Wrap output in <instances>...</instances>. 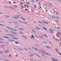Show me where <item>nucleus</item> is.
<instances>
[{
	"instance_id": "1",
	"label": "nucleus",
	"mask_w": 61,
	"mask_h": 61,
	"mask_svg": "<svg viewBox=\"0 0 61 61\" xmlns=\"http://www.w3.org/2000/svg\"><path fill=\"white\" fill-rule=\"evenodd\" d=\"M6 27L8 29H10V30H12L13 31H17V30H15V29L12 28L8 26H7Z\"/></svg>"
},
{
	"instance_id": "2",
	"label": "nucleus",
	"mask_w": 61,
	"mask_h": 61,
	"mask_svg": "<svg viewBox=\"0 0 61 61\" xmlns=\"http://www.w3.org/2000/svg\"><path fill=\"white\" fill-rule=\"evenodd\" d=\"M40 51L41 53L42 54H46V53L44 51H43V50L42 49L40 50Z\"/></svg>"
},
{
	"instance_id": "3",
	"label": "nucleus",
	"mask_w": 61,
	"mask_h": 61,
	"mask_svg": "<svg viewBox=\"0 0 61 61\" xmlns=\"http://www.w3.org/2000/svg\"><path fill=\"white\" fill-rule=\"evenodd\" d=\"M51 59L52 60V61H58V60H57V59H54V58H52V57H51Z\"/></svg>"
},
{
	"instance_id": "4",
	"label": "nucleus",
	"mask_w": 61,
	"mask_h": 61,
	"mask_svg": "<svg viewBox=\"0 0 61 61\" xmlns=\"http://www.w3.org/2000/svg\"><path fill=\"white\" fill-rule=\"evenodd\" d=\"M34 55H36V56H38V57H39V58H41V56H39L37 54L34 53Z\"/></svg>"
},
{
	"instance_id": "5",
	"label": "nucleus",
	"mask_w": 61,
	"mask_h": 61,
	"mask_svg": "<svg viewBox=\"0 0 61 61\" xmlns=\"http://www.w3.org/2000/svg\"><path fill=\"white\" fill-rule=\"evenodd\" d=\"M7 36H13V37H15V35L10 34H7Z\"/></svg>"
},
{
	"instance_id": "6",
	"label": "nucleus",
	"mask_w": 61,
	"mask_h": 61,
	"mask_svg": "<svg viewBox=\"0 0 61 61\" xmlns=\"http://www.w3.org/2000/svg\"><path fill=\"white\" fill-rule=\"evenodd\" d=\"M49 30L51 31V32H50L51 34H53V33H54V32H53V30H52V29H50Z\"/></svg>"
},
{
	"instance_id": "7",
	"label": "nucleus",
	"mask_w": 61,
	"mask_h": 61,
	"mask_svg": "<svg viewBox=\"0 0 61 61\" xmlns=\"http://www.w3.org/2000/svg\"><path fill=\"white\" fill-rule=\"evenodd\" d=\"M11 38H12V39H18V38H16L15 37H11Z\"/></svg>"
},
{
	"instance_id": "8",
	"label": "nucleus",
	"mask_w": 61,
	"mask_h": 61,
	"mask_svg": "<svg viewBox=\"0 0 61 61\" xmlns=\"http://www.w3.org/2000/svg\"><path fill=\"white\" fill-rule=\"evenodd\" d=\"M32 48L33 49H35V50H36V51H38V49H37V48L35 47H32Z\"/></svg>"
},
{
	"instance_id": "9",
	"label": "nucleus",
	"mask_w": 61,
	"mask_h": 61,
	"mask_svg": "<svg viewBox=\"0 0 61 61\" xmlns=\"http://www.w3.org/2000/svg\"><path fill=\"white\" fill-rule=\"evenodd\" d=\"M4 38H5L6 39H10V37H7L6 36H4Z\"/></svg>"
},
{
	"instance_id": "10",
	"label": "nucleus",
	"mask_w": 61,
	"mask_h": 61,
	"mask_svg": "<svg viewBox=\"0 0 61 61\" xmlns=\"http://www.w3.org/2000/svg\"><path fill=\"white\" fill-rule=\"evenodd\" d=\"M43 36H44L45 37H46L47 38H48V36L45 34H43Z\"/></svg>"
},
{
	"instance_id": "11",
	"label": "nucleus",
	"mask_w": 61,
	"mask_h": 61,
	"mask_svg": "<svg viewBox=\"0 0 61 61\" xmlns=\"http://www.w3.org/2000/svg\"><path fill=\"white\" fill-rule=\"evenodd\" d=\"M19 33L21 35H22L23 33V32L22 31H20Z\"/></svg>"
},
{
	"instance_id": "12",
	"label": "nucleus",
	"mask_w": 61,
	"mask_h": 61,
	"mask_svg": "<svg viewBox=\"0 0 61 61\" xmlns=\"http://www.w3.org/2000/svg\"><path fill=\"white\" fill-rule=\"evenodd\" d=\"M52 18H56V16L55 15H52Z\"/></svg>"
},
{
	"instance_id": "13",
	"label": "nucleus",
	"mask_w": 61,
	"mask_h": 61,
	"mask_svg": "<svg viewBox=\"0 0 61 61\" xmlns=\"http://www.w3.org/2000/svg\"><path fill=\"white\" fill-rule=\"evenodd\" d=\"M43 22H44V23H45V24H48H48H48V22H46L45 21H43Z\"/></svg>"
},
{
	"instance_id": "14",
	"label": "nucleus",
	"mask_w": 61,
	"mask_h": 61,
	"mask_svg": "<svg viewBox=\"0 0 61 61\" xmlns=\"http://www.w3.org/2000/svg\"><path fill=\"white\" fill-rule=\"evenodd\" d=\"M42 28H43V29H44L45 30H47V29L46 27H43Z\"/></svg>"
},
{
	"instance_id": "15",
	"label": "nucleus",
	"mask_w": 61,
	"mask_h": 61,
	"mask_svg": "<svg viewBox=\"0 0 61 61\" xmlns=\"http://www.w3.org/2000/svg\"><path fill=\"white\" fill-rule=\"evenodd\" d=\"M9 7L10 8L12 9H14V8L12 7V6H9Z\"/></svg>"
},
{
	"instance_id": "16",
	"label": "nucleus",
	"mask_w": 61,
	"mask_h": 61,
	"mask_svg": "<svg viewBox=\"0 0 61 61\" xmlns=\"http://www.w3.org/2000/svg\"><path fill=\"white\" fill-rule=\"evenodd\" d=\"M46 55H48V56H51V55L50 54L47 53H46Z\"/></svg>"
},
{
	"instance_id": "17",
	"label": "nucleus",
	"mask_w": 61,
	"mask_h": 61,
	"mask_svg": "<svg viewBox=\"0 0 61 61\" xmlns=\"http://www.w3.org/2000/svg\"><path fill=\"white\" fill-rule=\"evenodd\" d=\"M34 56V55L33 54L30 55V57H32Z\"/></svg>"
},
{
	"instance_id": "18",
	"label": "nucleus",
	"mask_w": 61,
	"mask_h": 61,
	"mask_svg": "<svg viewBox=\"0 0 61 61\" xmlns=\"http://www.w3.org/2000/svg\"><path fill=\"white\" fill-rule=\"evenodd\" d=\"M22 23H24L25 24H28L27 23H26V22H25L24 21H22Z\"/></svg>"
},
{
	"instance_id": "19",
	"label": "nucleus",
	"mask_w": 61,
	"mask_h": 61,
	"mask_svg": "<svg viewBox=\"0 0 61 61\" xmlns=\"http://www.w3.org/2000/svg\"><path fill=\"white\" fill-rule=\"evenodd\" d=\"M35 46H37L38 47H40V46L38 45L37 44H35Z\"/></svg>"
},
{
	"instance_id": "20",
	"label": "nucleus",
	"mask_w": 61,
	"mask_h": 61,
	"mask_svg": "<svg viewBox=\"0 0 61 61\" xmlns=\"http://www.w3.org/2000/svg\"><path fill=\"white\" fill-rule=\"evenodd\" d=\"M0 25H1V26H5V25H4L3 24H0Z\"/></svg>"
},
{
	"instance_id": "21",
	"label": "nucleus",
	"mask_w": 61,
	"mask_h": 61,
	"mask_svg": "<svg viewBox=\"0 0 61 61\" xmlns=\"http://www.w3.org/2000/svg\"><path fill=\"white\" fill-rule=\"evenodd\" d=\"M19 30H20V31L21 30H23V28H20L19 29Z\"/></svg>"
},
{
	"instance_id": "22",
	"label": "nucleus",
	"mask_w": 61,
	"mask_h": 61,
	"mask_svg": "<svg viewBox=\"0 0 61 61\" xmlns=\"http://www.w3.org/2000/svg\"><path fill=\"white\" fill-rule=\"evenodd\" d=\"M5 61H9V60L7 59H5Z\"/></svg>"
},
{
	"instance_id": "23",
	"label": "nucleus",
	"mask_w": 61,
	"mask_h": 61,
	"mask_svg": "<svg viewBox=\"0 0 61 61\" xmlns=\"http://www.w3.org/2000/svg\"><path fill=\"white\" fill-rule=\"evenodd\" d=\"M56 41H59V40L58 39H55Z\"/></svg>"
},
{
	"instance_id": "24",
	"label": "nucleus",
	"mask_w": 61,
	"mask_h": 61,
	"mask_svg": "<svg viewBox=\"0 0 61 61\" xmlns=\"http://www.w3.org/2000/svg\"><path fill=\"white\" fill-rule=\"evenodd\" d=\"M4 52L5 53H8V52H7V51H6L5 50L4 51Z\"/></svg>"
},
{
	"instance_id": "25",
	"label": "nucleus",
	"mask_w": 61,
	"mask_h": 61,
	"mask_svg": "<svg viewBox=\"0 0 61 61\" xmlns=\"http://www.w3.org/2000/svg\"><path fill=\"white\" fill-rule=\"evenodd\" d=\"M36 28L38 29V30H40V28H38L37 27H36Z\"/></svg>"
},
{
	"instance_id": "26",
	"label": "nucleus",
	"mask_w": 61,
	"mask_h": 61,
	"mask_svg": "<svg viewBox=\"0 0 61 61\" xmlns=\"http://www.w3.org/2000/svg\"><path fill=\"white\" fill-rule=\"evenodd\" d=\"M23 48V49H24V50H27V49H26V48Z\"/></svg>"
},
{
	"instance_id": "27",
	"label": "nucleus",
	"mask_w": 61,
	"mask_h": 61,
	"mask_svg": "<svg viewBox=\"0 0 61 61\" xmlns=\"http://www.w3.org/2000/svg\"><path fill=\"white\" fill-rule=\"evenodd\" d=\"M0 54H3V52L2 51H0Z\"/></svg>"
},
{
	"instance_id": "28",
	"label": "nucleus",
	"mask_w": 61,
	"mask_h": 61,
	"mask_svg": "<svg viewBox=\"0 0 61 61\" xmlns=\"http://www.w3.org/2000/svg\"><path fill=\"white\" fill-rule=\"evenodd\" d=\"M46 48H51V47H48V46H46Z\"/></svg>"
},
{
	"instance_id": "29",
	"label": "nucleus",
	"mask_w": 61,
	"mask_h": 61,
	"mask_svg": "<svg viewBox=\"0 0 61 61\" xmlns=\"http://www.w3.org/2000/svg\"><path fill=\"white\" fill-rule=\"evenodd\" d=\"M58 34L59 36H61V34H60V33L58 32Z\"/></svg>"
},
{
	"instance_id": "30",
	"label": "nucleus",
	"mask_w": 61,
	"mask_h": 61,
	"mask_svg": "<svg viewBox=\"0 0 61 61\" xmlns=\"http://www.w3.org/2000/svg\"><path fill=\"white\" fill-rule=\"evenodd\" d=\"M10 32H11L12 33V34H14L15 33V32H14L12 31H10Z\"/></svg>"
},
{
	"instance_id": "31",
	"label": "nucleus",
	"mask_w": 61,
	"mask_h": 61,
	"mask_svg": "<svg viewBox=\"0 0 61 61\" xmlns=\"http://www.w3.org/2000/svg\"><path fill=\"white\" fill-rule=\"evenodd\" d=\"M41 55L42 56H43V57H45V56L44 55H43L42 54Z\"/></svg>"
},
{
	"instance_id": "32",
	"label": "nucleus",
	"mask_w": 61,
	"mask_h": 61,
	"mask_svg": "<svg viewBox=\"0 0 61 61\" xmlns=\"http://www.w3.org/2000/svg\"><path fill=\"white\" fill-rule=\"evenodd\" d=\"M13 18H15V19H16V20H17V18L15 17H13Z\"/></svg>"
},
{
	"instance_id": "33",
	"label": "nucleus",
	"mask_w": 61,
	"mask_h": 61,
	"mask_svg": "<svg viewBox=\"0 0 61 61\" xmlns=\"http://www.w3.org/2000/svg\"><path fill=\"white\" fill-rule=\"evenodd\" d=\"M31 36H32V37L34 38L35 37H34V36L33 35H31Z\"/></svg>"
},
{
	"instance_id": "34",
	"label": "nucleus",
	"mask_w": 61,
	"mask_h": 61,
	"mask_svg": "<svg viewBox=\"0 0 61 61\" xmlns=\"http://www.w3.org/2000/svg\"><path fill=\"white\" fill-rule=\"evenodd\" d=\"M39 23H41V24H43V23L41 22V21H38Z\"/></svg>"
},
{
	"instance_id": "35",
	"label": "nucleus",
	"mask_w": 61,
	"mask_h": 61,
	"mask_svg": "<svg viewBox=\"0 0 61 61\" xmlns=\"http://www.w3.org/2000/svg\"><path fill=\"white\" fill-rule=\"evenodd\" d=\"M55 50H56V51H57H57H58V50H57V48L55 49Z\"/></svg>"
},
{
	"instance_id": "36",
	"label": "nucleus",
	"mask_w": 61,
	"mask_h": 61,
	"mask_svg": "<svg viewBox=\"0 0 61 61\" xmlns=\"http://www.w3.org/2000/svg\"><path fill=\"white\" fill-rule=\"evenodd\" d=\"M22 36V37H23V38H25V36H24V35H23V36Z\"/></svg>"
},
{
	"instance_id": "37",
	"label": "nucleus",
	"mask_w": 61,
	"mask_h": 61,
	"mask_svg": "<svg viewBox=\"0 0 61 61\" xmlns=\"http://www.w3.org/2000/svg\"><path fill=\"white\" fill-rule=\"evenodd\" d=\"M1 46L2 47H4V46H5V45H3Z\"/></svg>"
},
{
	"instance_id": "38",
	"label": "nucleus",
	"mask_w": 61,
	"mask_h": 61,
	"mask_svg": "<svg viewBox=\"0 0 61 61\" xmlns=\"http://www.w3.org/2000/svg\"><path fill=\"white\" fill-rule=\"evenodd\" d=\"M58 2H59V3H61V0H58Z\"/></svg>"
},
{
	"instance_id": "39",
	"label": "nucleus",
	"mask_w": 61,
	"mask_h": 61,
	"mask_svg": "<svg viewBox=\"0 0 61 61\" xmlns=\"http://www.w3.org/2000/svg\"><path fill=\"white\" fill-rule=\"evenodd\" d=\"M5 16H6V17H10V16H9L8 15H5Z\"/></svg>"
},
{
	"instance_id": "40",
	"label": "nucleus",
	"mask_w": 61,
	"mask_h": 61,
	"mask_svg": "<svg viewBox=\"0 0 61 61\" xmlns=\"http://www.w3.org/2000/svg\"><path fill=\"white\" fill-rule=\"evenodd\" d=\"M21 8H24V7L23 6H21Z\"/></svg>"
},
{
	"instance_id": "41",
	"label": "nucleus",
	"mask_w": 61,
	"mask_h": 61,
	"mask_svg": "<svg viewBox=\"0 0 61 61\" xmlns=\"http://www.w3.org/2000/svg\"><path fill=\"white\" fill-rule=\"evenodd\" d=\"M18 49H19V50H22V49H20L19 48Z\"/></svg>"
},
{
	"instance_id": "42",
	"label": "nucleus",
	"mask_w": 61,
	"mask_h": 61,
	"mask_svg": "<svg viewBox=\"0 0 61 61\" xmlns=\"http://www.w3.org/2000/svg\"><path fill=\"white\" fill-rule=\"evenodd\" d=\"M43 41V42H44V43H45V44H46V41Z\"/></svg>"
},
{
	"instance_id": "43",
	"label": "nucleus",
	"mask_w": 61,
	"mask_h": 61,
	"mask_svg": "<svg viewBox=\"0 0 61 61\" xmlns=\"http://www.w3.org/2000/svg\"><path fill=\"white\" fill-rule=\"evenodd\" d=\"M53 38L54 39H55V40H56V39L55 37L54 36H53Z\"/></svg>"
},
{
	"instance_id": "44",
	"label": "nucleus",
	"mask_w": 61,
	"mask_h": 61,
	"mask_svg": "<svg viewBox=\"0 0 61 61\" xmlns=\"http://www.w3.org/2000/svg\"><path fill=\"white\" fill-rule=\"evenodd\" d=\"M49 43H50V44H51V45H52V42H49Z\"/></svg>"
},
{
	"instance_id": "45",
	"label": "nucleus",
	"mask_w": 61,
	"mask_h": 61,
	"mask_svg": "<svg viewBox=\"0 0 61 61\" xmlns=\"http://www.w3.org/2000/svg\"><path fill=\"white\" fill-rule=\"evenodd\" d=\"M39 37H40V38H43V37H41V36H39Z\"/></svg>"
},
{
	"instance_id": "46",
	"label": "nucleus",
	"mask_w": 61,
	"mask_h": 61,
	"mask_svg": "<svg viewBox=\"0 0 61 61\" xmlns=\"http://www.w3.org/2000/svg\"><path fill=\"white\" fill-rule=\"evenodd\" d=\"M9 41H11V40L9 39L8 40Z\"/></svg>"
},
{
	"instance_id": "47",
	"label": "nucleus",
	"mask_w": 61,
	"mask_h": 61,
	"mask_svg": "<svg viewBox=\"0 0 61 61\" xmlns=\"http://www.w3.org/2000/svg\"><path fill=\"white\" fill-rule=\"evenodd\" d=\"M31 1L32 3H34V0H31Z\"/></svg>"
},
{
	"instance_id": "48",
	"label": "nucleus",
	"mask_w": 61,
	"mask_h": 61,
	"mask_svg": "<svg viewBox=\"0 0 61 61\" xmlns=\"http://www.w3.org/2000/svg\"><path fill=\"white\" fill-rule=\"evenodd\" d=\"M15 43L16 44H18V42H15Z\"/></svg>"
},
{
	"instance_id": "49",
	"label": "nucleus",
	"mask_w": 61,
	"mask_h": 61,
	"mask_svg": "<svg viewBox=\"0 0 61 61\" xmlns=\"http://www.w3.org/2000/svg\"><path fill=\"white\" fill-rule=\"evenodd\" d=\"M28 49H29L30 50H32V49H31V48H28Z\"/></svg>"
},
{
	"instance_id": "50",
	"label": "nucleus",
	"mask_w": 61,
	"mask_h": 61,
	"mask_svg": "<svg viewBox=\"0 0 61 61\" xmlns=\"http://www.w3.org/2000/svg\"><path fill=\"white\" fill-rule=\"evenodd\" d=\"M30 38L32 39H34V38H33L32 37H30Z\"/></svg>"
},
{
	"instance_id": "51",
	"label": "nucleus",
	"mask_w": 61,
	"mask_h": 61,
	"mask_svg": "<svg viewBox=\"0 0 61 61\" xmlns=\"http://www.w3.org/2000/svg\"><path fill=\"white\" fill-rule=\"evenodd\" d=\"M42 8V7L41 6L39 7V9H41Z\"/></svg>"
},
{
	"instance_id": "52",
	"label": "nucleus",
	"mask_w": 61,
	"mask_h": 61,
	"mask_svg": "<svg viewBox=\"0 0 61 61\" xmlns=\"http://www.w3.org/2000/svg\"><path fill=\"white\" fill-rule=\"evenodd\" d=\"M17 4L15 2H13V4Z\"/></svg>"
},
{
	"instance_id": "53",
	"label": "nucleus",
	"mask_w": 61,
	"mask_h": 61,
	"mask_svg": "<svg viewBox=\"0 0 61 61\" xmlns=\"http://www.w3.org/2000/svg\"><path fill=\"white\" fill-rule=\"evenodd\" d=\"M20 5H23V4H22V2H20Z\"/></svg>"
},
{
	"instance_id": "54",
	"label": "nucleus",
	"mask_w": 61,
	"mask_h": 61,
	"mask_svg": "<svg viewBox=\"0 0 61 61\" xmlns=\"http://www.w3.org/2000/svg\"><path fill=\"white\" fill-rule=\"evenodd\" d=\"M57 23H59V20H57Z\"/></svg>"
},
{
	"instance_id": "55",
	"label": "nucleus",
	"mask_w": 61,
	"mask_h": 61,
	"mask_svg": "<svg viewBox=\"0 0 61 61\" xmlns=\"http://www.w3.org/2000/svg\"><path fill=\"white\" fill-rule=\"evenodd\" d=\"M32 32H36V31H35L34 30H32Z\"/></svg>"
},
{
	"instance_id": "56",
	"label": "nucleus",
	"mask_w": 61,
	"mask_h": 61,
	"mask_svg": "<svg viewBox=\"0 0 61 61\" xmlns=\"http://www.w3.org/2000/svg\"><path fill=\"white\" fill-rule=\"evenodd\" d=\"M40 2L38 4L39 5H41V4H40Z\"/></svg>"
},
{
	"instance_id": "57",
	"label": "nucleus",
	"mask_w": 61,
	"mask_h": 61,
	"mask_svg": "<svg viewBox=\"0 0 61 61\" xmlns=\"http://www.w3.org/2000/svg\"><path fill=\"white\" fill-rule=\"evenodd\" d=\"M24 39H27V37H26V36H25V38H24Z\"/></svg>"
},
{
	"instance_id": "58",
	"label": "nucleus",
	"mask_w": 61,
	"mask_h": 61,
	"mask_svg": "<svg viewBox=\"0 0 61 61\" xmlns=\"http://www.w3.org/2000/svg\"><path fill=\"white\" fill-rule=\"evenodd\" d=\"M11 41H12V42H14V41L13 40H11Z\"/></svg>"
},
{
	"instance_id": "59",
	"label": "nucleus",
	"mask_w": 61,
	"mask_h": 61,
	"mask_svg": "<svg viewBox=\"0 0 61 61\" xmlns=\"http://www.w3.org/2000/svg\"><path fill=\"white\" fill-rule=\"evenodd\" d=\"M49 4H50V5H53L52 4H51V3H49Z\"/></svg>"
},
{
	"instance_id": "60",
	"label": "nucleus",
	"mask_w": 61,
	"mask_h": 61,
	"mask_svg": "<svg viewBox=\"0 0 61 61\" xmlns=\"http://www.w3.org/2000/svg\"><path fill=\"white\" fill-rule=\"evenodd\" d=\"M5 30V31H6V32H8V30Z\"/></svg>"
},
{
	"instance_id": "61",
	"label": "nucleus",
	"mask_w": 61,
	"mask_h": 61,
	"mask_svg": "<svg viewBox=\"0 0 61 61\" xmlns=\"http://www.w3.org/2000/svg\"><path fill=\"white\" fill-rule=\"evenodd\" d=\"M26 3L27 4H29V3H30L29 2H26Z\"/></svg>"
},
{
	"instance_id": "62",
	"label": "nucleus",
	"mask_w": 61,
	"mask_h": 61,
	"mask_svg": "<svg viewBox=\"0 0 61 61\" xmlns=\"http://www.w3.org/2000/svg\"><path fill=\"white\" fill-rule=\"evenodd\" d=\"M25 10H28V9H25Z\"/></svg>"
},
{
	"instance_id": "63",
	"label": "nucleus",
	"mask_w": 61,
	"mask_h": 61,
	"mask_svg": "<svg viewBox=\"0 0 61 61\" xmlns=\"http://www.w3.org/2000/svg\"><path fill=\"white\" fill-rule=\"evenodd\" d=\"M1 43H4V42H3V41L1 42H0Z\"/></svg>"
},
{
	"instance_id": "64",
	"label": "nucleus",
	"mask_w": 61,
	"mask_h": 61,
	"mask_svg": "<svg viewBox=\"0 0 61 61\" xmlns=\"http://www.w3.org/2000/svg\"><path fill=\"white\" fill-rule=\"evenodd\" d=\"M26 6L27 7H29V6H28V5H26Z\"/></svg>"
}]
</instances>
